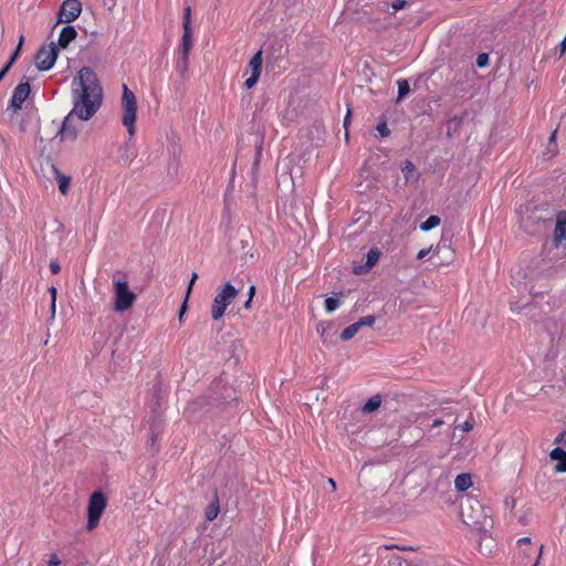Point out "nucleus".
<instances>
[{
	"label": "nucleus",
	"instance_id": "obj_1",
	"mask_svg": "<svg viewBox=\"0 0 566 566\" xmlns=\"http://www.w3.org/2000/svg\"><path fill=\"white\" fill-rule=\"evenodd\" d=\"M103 91L96 73L88 66L82 67L72 82L73 108L64 117L55 138L60 142H75L78 128L73 124V117L90 120L102 104Z\"/></svg>",
	"mask_w": 566,
	"mask_h": 566
},
{
	"label": "nucleus",
	"instance_id": "obj_2",
	"mask_svg": "<svg viewBox=\"0 0 566 566\" xmlns=\"http://www.w3.org/2000/svg\"><path fill=\"white\" fill-rule=\"evenodd\" d=\"M122 123L127 128L129 136L133 137L136 133L135 122L137 115V101L134 92L130 91L126 84L122 85Z\"/></svg>",
	"mask_w": 566,
	"mask_h": 566
},
{
	"label": "nucleus",
	"instance_id": "obj_3",
	"mask_svg": "<svg viewBox=\"0 0 566 566\" xmlns=\"http://www.w3.org/2000/svg\"><path fill=\"white\" fill-rule=\"evenodd\" d=\"M239 291L230 283L227 282L222 289L217 293L211 305V316L214 321L220 319L228 305H230L237 297Z\"/></svg>",
	"mask_w": 566,
	"mask_h": 566
},
{
	"label": "nucleus",
	"instance_id": "obj_4",
	"mask_svg": "<svg viewBox=\"0 0 566 566\" xmlns=\"http://www.w3.org/2000/svg\"><path fill=\"white\" fill-rule=\"evenodd\" d=\"M106 505L107 501L102 492L95 491L92 493L87 505V531H93L97 527Z\"/></svg>",
	"mask_w": 566,
	"mask_h": 566
},
{
	"label": "nucleus",
	"instance_id": "obj_5",
	"mask_svg": "<svg viewBox=\"0 0 566 566\" xmlns=\"http://www.w3.org/2000/svg\"><path fill=\"white\" fill-rule=\"evenodd\" d=\"M115 302L114 308L117 312H125L130 308L136 300V295L128 287V282L125 280H114Z\"/></svg>",
	"mask_w": 566,
	"mask_h": 566
},
{
	"label": "nucleus",
	"instance_id": "obj_6",
	"mask_svg": "<svg viewBox=\"0 0 566 566\" xmlns=\"http://www.w3.org/2000/svg\"><path fill=\"white\" fill-rule=\"evenodd\" d=\"M468 510L472 512H467V509L461 510V517L463 522L472 527L483 526L486 522L488 516L483 512V507L476 500H468Z\"/></svg>",
	"mask_w": 566,
	"mask_h": 566
},
{
	"label": "nucleus",
	"instance_id": "obj_7",
	"mask_svg": "<svg viewBox=\"0 0 566 566\" xmlns=\"http://www.w3.org/2000/svg\"><path fill=\"white\" fill-rule=\"evenodd\" d=\"M57 57V46L51 43L42 46L35 54V65L41 71H49L53 67Z\"/></svg>",
	"mask_w": 566,
	"mask_h": 566
},
{
	"label": "nucleus",
	"instance_id": "obj_8",
	"mask_svg": "<svg viewBox=\"0 0 566 566\" xmlns=\"http://www.w3.org/2000/svg\"><path fill=\"white\" fill-rule=\"evenodd\" d=\"M81 12L82 3L78 0H64L59 10V22H73Z\"/></svg>",
	"mask_w": 566,
	"mask_h": 566
},
{
	"label": "nucleus",
	"instance_id": "obj_9",
	"mask_svg": "<svg viewBox=\"0 0 566 566\" xmlns=\"http://www.w3.org/2000/svg\"><path fill=\"white\" fill-rule=\"evenodd\" d=\"M262 51H258L249 61L245 74L250 73V76L245 80L244 86L247 88H252L259 81L261 72H262Z\"/></svg>",
	"mask_w": 566,
	"mask_h": 566
},
{
	"label": "nucleus",
	"instance_id": "obj_10",
	"mask_svg": "<svg viewBox=\"0 0 566 566\" xmlns=\"http://www.w3.org/2000/svg\"><path fill=\"white\" fill-rule=\"evenodd\" d=\"M30 93L31 86L29 83L25 82L17 85L9 102V108H11L14 113L20 111Z\"/></svg>",
	"mask_w": 566,
	"mask_h": 566
},
{
	"label": "nucleus",
	"instance_id": "obj_11",
	"mask_svg": "<svg viewBox=\"0 0 566 566\" xmlns=\"http://www.w3.org/2000/svg\"><path fill=\"white\" fill-rule=\"evenodd\" d=\"M388 10H389V2L376 1V2L365 4L363 7V14H364V18L366 19L367 23H373V22L377 21L376 19L373 18L374 14L385 13V12H388Z\"/></svg>",
	"mask_w": 566,
	"mask_h": 566
},
{
	"label": "nucleus",
	"instance_id": "obj_12",
	"mask_svg": "<svg viewBox=\"0 0 566 566\" xmlns=\"http://www.w3.org/2000/svg\"><path fill=\"white\" fill-rule=\"evenodd\" d=\"M566 241V212L559 211L556 216V224L554 229V242L556 245Z\"/></svg>",
	"mask_w": 566,
	"mask_h": 566
},
{
	"label": "nucleus",
	"instance_id": "obj_13",
	"mask_svg": "<svg viewBox=\"0 0 566 566\" xmlns=\"http://www.w3.org/2000/svg\"><path fill=\"white\" fill-rule=\"evenodd\" d=\"M434 256L439 258L436 265H448L454 259V251L446 243H439L434 250Z\"/></svg>",
	"mask_w": 566,
	"mask_h": 566
},
{
	"label": "nucleus",
	"instance_id": "obj_14",
	"mask_svg": "<svg viewBox=\"0 0 566 566\" xmlns=\"http://www.w3.org/2000/svg\"><path fill=\"white\" fill-rule=\"evenodd\" d=\"M190 51V49L179 46L175 69L181 77H185L188 73Z\"/></svg>",
	"mask_w": 566,
	"mask_h": 566
},
{
	"label": "nucleus",
	"instance_id": "obj_15",
	"mask_svg": "<svg viewBox=\"0 0 566 566\" xmlns=\"http://www.w3.org/2000/svg\"><path fill=\"white\" fill-rule=\"evenodd\" d=\"M76 36L77 31L73 25L63 27L57 39V46L66 49L69 44L76 39Z\"/></svg>",
	"mask_w": 566,
	"mask_h": 566
},
{
	"label": "nucleus",
	"instance_id": "obj_16",
	"mask_svg": "<svg viewBox=\"0 0 566 566\" xmlns=\"http://www.w3.org/2000/svg\"><path fill=\"white\" fill-rule=\"evenodd\" d=\"M549 457L552 460L558 461V464L555 467V472H566V451L562 448H554Z\"/></svg>",
	"mask_w": 566,
	"mask_h": 566
},
{
	"label": "nucleus",
	"instance_id": "obj_17",
	"mask_svg": "<svg viewBox=\"0 0 566 566\" xmlns=\"http://www.w3.org/2000/svg\"><path fill=\"white\" fill-rule=\"evenodd\" d=\"M472 486V476L469 473H461L455 476L454 488L457 491L463 492Z\"/></svg>",
	"mask_w": 566,
	"mask_h": 566
},
{
	"label": "nucleus",
	"instance_id": "obj_18",
	"mask_svg": "<svg viewBox=\"0 0 566 566\" xmlns=\"http://www.w3.org/2000/svg\"><path fill=\"white\" fill-rule=\"evenodd\" d=\"M381 405V397L379 395L371 396L366 403L363 406L364 412H373L377 410Z\"/></svg>",
	"mask_w": 566,
	"mask_h": 566
},
{
	"label": "nucleus",
	"instance_id": "obj_19",
	"mask_svg": "<svg viewBox=\"0 0 566 566\" xmlns=\"http://www.w3.org/2000/svg\"><path fill=\"white\" fill-rule=\"evenodd\" d=\"M359 329H360V324H357V322L354 324H350L345 329H343V332L340 334V339L344 342L352 339L358 333Z\"/></svg>",
	"mask_w": 566,
	"mask_h": 566
},
{
	"label": "nucleus",
	"instance_id": "obj_20",
	"mask_svg": "<svg viewBox=\"0 0 566 566\" xmlns=\"http://www.w3.org/2000/svg\"><path fill=\"white\" fill-rule=\"evenodd\" d=\"M197 279H198V274L197 273H192L191 280H190L189 285L187 287L186 298H185L184 303L181 304V306L179 308V321H182V316H184L185 312L187 311L188 297H189V294H190V292L192 290V285H193L195 281Z\"/></svg>",
	"mask_w": 566,
	"mask_h": 566
},
{
	"label": "nucleus",
	"instance_id": "obj_21",
	"mask_svg": "<svg viewBox=\"0 0 566 566\" xmlns=\"http://www.w3.org/2000/svg\"><path fill=\"white\" fill-rule=\"evenodd\" d=\"M57 174V182H59V190L62 195H66L70 190L71 185V178L69 176L62 175L59 171Z\"/></svg>",
	"mask_w": 566,
	"mask_h": 566
},
{
	"label": "nucleus",
	"instance_id": "obj_22",
	"mask_svg": "<svg viewBox=\"0 0 566 566\" xmlns=\"http://www.w3.org/2000/svg\"><path fill=\"white\" fill-rule=\"evenodd\" d=\"M441 222V219L438 216H430L424 222L420 224V230L427 232L436 227H438Z\"/></svg>",
	"mask_w": 566,
	"mask_h": 566
},
{
	"label": "nucleus",
	"instance_id": "obj_23",
	"mask_svg": "<svg viewBox=\"0 0 566 566\" xmlns=\"http://www.w3.org/2000/svg\"><path fill=\"white\" fill-rule=\"evenodd\" d=\"M193 39L191 29H184V33L180 40V48L192 49Z\"/></svg>",
	"mask_w": 566,
	"mask_h": 566
},
{
	"label": "nucleus",
	"instance_id": "obj_24",
	"mask_svg": "<svg viewBox=\"0 0 566 566\" xmlns=\"http://www.w3.org/2000/svg\"><path fill=\"white\" fill-rule=\"evenodd\" d=\"M23 41H24V36L20 35L18 46L14 50V52L12 53L9 62L6 64V66H8L9 69H11V66L14 64V62L19 57L20 52H21V48H22V44H23Z\"/></svg>",
	"mask_w": 566,
	"mask_h": 566
},
{
	"label": "nucleus",
	"instance_id": "obj_25",
	"mask_svg": "<svg viewBox=\"0 0 566 566\" xmlns=\"http://www.w3.org/2000/svg\"><path fill=\"white\" fill-rule=\"evenodd\" d=\"M397 85H398V99H401L410 92L409 83L407 80H399L397 82Z\"/></svg>",
	"mask_w": 566,
	"mask_h": 566
},
{
	"label": "nucleus",
	"instance_id": "obj_26",
	"mask_svg": "<svg viewBox=\"0 0 566 566\" xmlns=\"http://www.w3.org/2000/svg\"><path fill=\"white\" fill-rule=\"evenodd\" d=\"M379 255H380V253H379V251H378V250H374V249H371V250L367 253L366 266H367L368 269L373 268V266L377 263V261H378V259H379Z\"/></svg>",
	"mask_w": 566,
	"mask_h": 566
},
{
	"label": "nucleus",
	"instance_id": "obj_27",
	"mask_svg": "<svg viewBox=\"0 0 566 566\" xmlns=\"http://www.w3.org/2000/svg\"><path fill=\"white\" fill-rule=\"evenodd\" d=\"M182 29H191V8L187 6L184 10Z\"/></svg>",
	"mask_w": 566,
	"mask_h": 566
},
{
	"label": "nucleus",
	"instance_id": "obj_28",
	"mask_svg": "<svg viewBox=\"0 0 566 566\" xmlns=\"http://www.w3.org/2000/svg\"><path fill=\"white\" fill-rule=\"evenodd\" d=\"M339 306V301L334 297H327L325 300V310L327 313L334 312Z\"/></svg>",
	"mask_w": 566,
	"mask_h": 566
},
{
	"label": "nucleus",
	"instance_id": "obj_29",
	"mask_svg": "<svg viewBox=\"0 0 566 566\" xmlns=\"http://www.w3.org/2000/svg\"><path fill=\"white\" fill-rule=\"evenodd\" d=\"M218 513H219V505H218V503L212 504L206 511V518L208 521H213L218 516Z\"/></svg>",
	"mask_w": 566,
	"mask_h": 566
},
{
	"label": "nucleus",
	"instance_id": "obj_30",
	"mask_svg": "<svg viewBox=\"0 0 566 566\" xmlns=\"http://www.w3.org/2000/svg\"><path fill=\"white\" fill-rule=\"evenodd\" d=\"M415 169H416L415 165L411 161H409V160H406L403 166H402V168H401L406 179L409 178L410 174H412L415 171Z\"/></svg>",
	"mask_w": 566,
	"mask_h": 566
},
{
	"label": "nucleus",
	"instance_id": "obj_31",
	"mask_svg": "<svg viewBox=\"0 0 566 566\" xmlns=\"http://www.w3.org/2000/svg\"><path fill=\"white\" fill-rule=\"evenodd\" d=\"M375 321H376L375 316H373V315H367V316L361 317V318L357 322V324H360V327H363V326H369V327H371V326L375 324Z\"/></svg>",
	"mask_w": 566,
	"mask_h": 566
},
{
	"label": "nucleus",
	"instance_id": "obj_32",
	"mask_svg": "<svg viewBox=\"0 0 566 566\" xmlns=\"http://www.w3.org/2000/svg\"><path fill=\"white\" fill-rule=\"evenodd\" d=\"M376 128H377L378 133L380 134V136H382V137H387L390 134V130H389L386 122L379 123Z\"/></svg>",
	"mask_w": 566,
	"mask_h": 566
},
{
	"label": "nucleus",
	"instance_id": "obj_33",
	"mask_svg": "<svg viewBox=\"0 0 566 566\" xmlns=\"http://www.w3.org/2000/svg\"><path fill=\"white\" fill-rule=\"evenodd\" d=\"M407 6L406 0H396L391 3H389V8H391L394 11H398L403 9Z\"/></svg>",
	"mask_w": 566,
	"mask_h": 566
},
{
	"label": "nucleus",
	"instance_id": "obj_34",
	"mask_svg": "<svg viewBox=\"0 0 566 566\" xmlns=\"http://www.w3.org/2000/svg\"><path fill=\"white\" fill-rule=\"evenodd\" d=\"M49 293L51 295V310H52V313L54 314L57 291L54 286H51L49 289Z\"/></svg>",
	"mask_w": 566,
	"mask_h": 566
},
{
	"label": "nucleus",
	"instance_id": "obj_35",
	"mask_svg": "<svg viewBox=\"0 0 566 566\" xmlns=\"http://www.w3.org/2000/svg\"><path fill=\"white\" fill-rule=\"evenodd\" d=\"M248 294H249V298H248V301L244 303V308H247V310H249V308L251 307V302H252V298H253V296H254V294H255V286H254V285H251V286L249 287V292H248Z\"/></svg>",
	"mask_w": 566,
	"mask_h": 566
},
{
	"label": "nucleus",
	"instance_id": "obj_36",
	"mask_svg": "<svg viewBox=\"0 0 566 566\" xmlns=\"http://www.w3.org/2000/svg\"><path fill=\"white\" fill-rule=\"evenodd\" d=\"M488 61H489V55L485 53H482L476 59V65L479 67H484L488 64Z\"/></svg>",
	"mask_w": 566,
	"mask_h": 566
},
{
	"label": "nucleus",
	"instance_id": "obj_37",
	"mask_svg": "<svg viewBox=\"0 0 566 566\" xmlns=\"http://www.w3.org/2000/svg\"><path fill=\"white\" fill-rule=\"evenodd\" d=\"M50 271L53 273V274H57L60 271H61V266L60 264L57 263V261L55 260H52L50 262Z\"/></svg>",
	"mask_w": 566,
	"mask_h": 566
},
{
	"label": "nucleus",
	"instance_id": "obj_38",
	"mask_svg": "<svg viewBox=\"0 0 566 566\" xmlns=\"http://www.w3.org/2000/svg\"><path fill=\"white\" fill-rule=\"evenodd\" d=\"M49 566H59L61 564L56 554H52L48 560Z\"/></svg>",
	"mask_w": 566,
	"mask_h": 566
},
{
	"label": "nucleus",
	"instance_id": "obj_39",
	"mask_svg": "<svg viewBox=\"0 0 566 566\" xmlns=\"http://www.w3.org/2000/svg\"><path fill=\"white\" fill-rule=\"evenodd\" d=\"M566 442V430L560 432L556 438L554 443L559 444Z\"/></svg>",
	"mask_w": 566,
	"mask_h": 566
},
{
	"label": "nucleus",
	"instance_id": "obj_40",
	"mask_svg": "<svg viewBox=\"0 0 566 566\" xmlns=\"http://www.w3.org/2000/svg\"><path fill=\"white\" fill-rule=\"evenodd\" d=\"M431 251V248L429 249H422L418 252V255H417V259L418 260H422L423 258H426Z\"/></svg>",
	"mask_w": 566,
	"mask_h": 566
},
{
	"label": "nucleus",
	"instance_id": "obj_41",
	"mask_svg": "<svg viewBox=\"0 0 566 566\" xmlns=\"http://www.w3.org/2000/svg\"><path fill=\"white\" fill-rule=\"evenodd\" d=\"M531 544V538L530 537H522L517 541V545L520 547H522L523 545H526L528 546Z\"/></svg>",
	"mask_w": 566,
	"mask_h": 566
},
{
	"label": "nucleus",
	"instance_id": "obj_42",
	"mask_svg": "<svg viewBox=\"0 0 566 566\" xmlns=\"http://www.w3.org/2000/svg\"><path fill=\"white\" fill-rule=\"evenodd\" d=\"M9 67L8 66H3V69L0 71V82L3 80V77L7 75V73L9 72Z\"/></svg>",
	"mask_w": 566,
	"mask_h": 566
},
{
	"label": "nucleus",
	"instance_id": "obj_43",
	"mask_svg": "<svg viewBox=\"0 0 566 566\" xmlns=\"http://www.w3.org/2000/svg\"><path fill=\"white\" fill-rule=\"evenodd\" d=\"M521 553L523 555V558H530L532 556V552L528 548L522 549Z\"/></svg>",
	"mask_w": 566,
	"mask_h": 566
},
{
	"label": "nucleus",
	"instance_id": "obj_44",
	"mask_svg": "<svg viewBox=\"0 0 566 566\" xmlns=\"http://www.w3.org/2000/svg\"><path fill=\"white\" fill-rule=\"evenodd\" d=\"M557 137V129H555L549 136V144H555Z\"/></svg>",
	"mask_w": 566,
	"mask_h": 566
},
{
	"label": "nucleus",
	"instance_id": "obj_45",
	"mask_svg": "<svg viewBox=\"0 0 566 566\" xmlns=\"http://www.w3.org/2000/svg\"><path fill=\"white\" fill-rule=\"evenodd\" d=\"M462 429L464 431H470L472 430V424L469 422V421H465L463 424H462Z\"/></svg>",
	"mask_w": 566,
	"mask_h": 566
},
{
	"label": "nucleus",
	"instance_id": "obj_46",
	"mask_svg": "<svg viewBox=\"0 0 566 566\" xmlns=\"http://www.w3.org/2000/svg\"><path fill=\"white\" fill-rule=\"evenodd\" d=\"M559 46H560V53H564L566 51V36L562 40Z\"/></svg>",
	"mask_w": 566,
	"mask_h": 566
},
{
	"label": "nucleus",
	"instance_id": "obj_47",
	"mask_svg": "<svg viewBox=\"0 0 566 566\" xmlns=\"http://www.w3.org/2000/svg\"><path fill=\"white\" fill-rule=\"evenodd\" d=\"M349 117H350V111L348 109L345 118H344V127L346 128L347 125H348V122H349Z\"/></svg>",
	"mask_w": 566,
	"mask_h": 566
},
{
	"label": "nucleus",
	"instance_id": "obj_48",
	"mask_svg": "<svg viewBox=\"0 0 566 566\" xmlns=\"http://www.w3.org/2000/svg\"><path fill=\"white\" fill-rule=\"evenodd\" d=\"M543 547H544L543 545H541V546H539L538 555H537L536 562H535V564H534L533 566H537V565H538V560H539V558H541Z\"/></svg>",
	"mask_w": 566,
	"mask_h": 566
},
{
	"label": "nucleus",
	"instance_id": "obj_49",
	"mask_svg": "<svg viewBox=\"0 0 566 566\" xmlns=\"http://www.w3.org/2000/svg\"><path fill=\"white\" fill-rule=\"evenodd\" d=\"M442 423H443V421H442V420L437 419V420H434V421H433L432 427H433V428H437V427L441 426Z\"/></svg>",
	"mask_w": 566,
	"mask_h": 566
},
{
	"label": "nucleus",
	"instance_id": "obj_50",
	"mask_svg": "<svg viewBox=\"0 0 566 566\" xmlns=\"http://www.w3.org/2000/svg\"><path fill=\"white\" fill-rule=\"evenodd\" d=\"M329 486H332L333 490H336V482L333 479H328Z\"/></svg>",
	"mask_w": 566,
	"mask_h": 566
}]
</instances>
